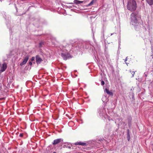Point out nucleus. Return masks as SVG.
I'll return each instance as SVG.
<instances>
[{
	"label": "nucleus",
	"instance_id": "1",
	"mask_svg": "<svg viewBox=\"0 0 153 153\" xmlns=\"http://www.w3.org/2000/svg\"><path fill=\"white\" fill-rule=\"evenodd\" d=\"M137 6L136 1L134 0H129L127 2V8L131 12L135 11Z\"/></svg>",
	"mask_w": 153,
	"mask_h": 153
},
{
	"label": "nucleus",
	"instance_id": "2",
	"mask_svg": "<svg viewBox=\"0 0 153 153\" xmlns=\"http://www.w3.org/2000/svg\"><path fill=\"white\" fill-rule=\"evenodd\" d=\"M131 22L132 23L136 24L137 22V20L136 18V14L134 12L131 15Z\"/></svg>",
	"mask_w": 153,
	"mask_h": 153
},
{
	"label": "nucleus",
	"instance_id": "3",
	"mask_svg": "<svg viewBox=\"0 0 153 153\" xmlns=\"http://www.w3.org/2000/svg\"><path fill=\"white\" fill-rule=\"evenodd\" d=\"M61 56L62 57L63 59L65 60H67L68 58L70 57V55L68 53H62L61 54Z\"/></svg>",
	"mask_w": 153,
	"mask_h": 153
},
{
	"label": "nucleus",
	"instance_id": "4",
	"mask_svg": "<svg viewBox=\"0 0 153 153\" xmlns=\"http://www.w3.org/2000/svg\"><path fill=\"white\" fill-rule=\"evenodd\" d=\"M29 58V56L28 55L26 56L23 59L22 62L20 64V65L21 66H22L23 65L26 64Z\"/></svg>",
	"mask_w": 153,
	"mask_h": 153
},
{
	"label": "nucleus",
	"instance_id": "5",
	"mask_svg": "<svg viewBox=\"0 0 153 153\" xmlns=\"http://www.w3.org/2000/svg\"><path fill=\"white\" fill-rule=\"evenodd\" d=\"M63 140L61 138L57 139L54 140L53 142L52 143V144L53 145H55L58 144V143L60 142H63Z\"/></svg>",
	"mask_w": 153,
	"mask_h": 153
},
{
	"label": "nucleus",
	"instance_id": "6",
	"mask_svg": "<svg viewBox=\"0 0 153 153\" xmlns=\"http://www.w3.org/2000/svg\"><path fill=\"white\" fill-rule=\"evenodd\" d=\"M7 68V65L5 63L2 64V67L1 68L0 71L1 72L4 71Z\"/></svg>",
	"mask_w": 153,
	"mask_h": 153
},
{
	"label": "nucleus",
	"instance_id": "7",
	"mask_svg": "<svg viewBox=\"0 0 153 153\" xmlns=\"http://www.w3.org/2000/svg\"><path fill=\"white\" fill-rule=\"evenodd\" d=\"M36 62L37 64H39L42 61L41 58L38 56H36Z\"/></svg>",
	"mask_w": 153,
	"mask_h": 153
},
{
	"label": "nucleus",
	"instance_id": "8",
	"mask_svg": "<svg viewBox=\"0 0 153 153\" xmlns=\"http://www.w3.org/2000/svg\"><path fill=\"white\" fill-rule=\"evenodd\" d=\"M76 145H80L82 146H86V143L84 142H77L75 143Z\"/></svg>",
	"mask_w": 153,
	"mask_h": 153
},
{
	"label": "nucleus",
	"instance_id": "9",
	"mask_svg": "<svg viewBox=\"0 0 153 153\" xmlns=\"http://www.w3.org/2000/svg\"><path fill=\"white\" fill-rule=\"evenodd\" d=\"M83 2V1H81L77 0H74V3L77 4L82 3Z\"/></svg>",
	"mask_w": 153,
	"mask_h": 153
},
{
	"label": "nucleus",
	"instance_id": "10",
	"mask_svg": "<svg viewBox=\"0 0 153 153\" xmlns=\"http://www.w3.org/2000/svg\"><path fill=\"white\" fill-rule=\"evenodd\" d=\"M105 91L108 94H109L110 95H112L113 93L112 92L110 91L107 88H105Z\"/></svg>",
	"mask_w": 153,
	"mask_h": 153
},
{
	"label": "nucleus",
	"instance_id": "11",
	"mask_svg": "<svg viewBox=\"0 0 153 153\" xmlns=\"http://www.w3.org/2000/svg\"><path fill=\"white\" fill-rule=\"evenodd\" d=\"M147 3L150 5L153 4V0H146Z\"/></svg>",
	"mask_w": 153,
	"mask_h": 153
},
{
	"label": "nucleus",
	"instance_id": "12",
	"mask_svg": "<svg viewBox=\"0 0 153 153\" xmlns=\"http://www.w3.org/2000/svg\"><path fill=\"white\" fill-rule=\"evenodd\" d=\"M96 0H92L91 2L87 5V7L92 5L95 2Z\"/></svg>",
	"mask_w": 153,
	"mask_h": 153
},
{
	"label": "nucleus",
	"instance_id": "13",
	"mask_svg": "<svg viewBox=\"0 0 153 153\" xmlns=\"http://www.w3.org/2000/svg\"><path fill=\"white\" fill-rule=\"evenodd\" d=\"M130 72L132 74V77H133L135 74V72L133 71H132L131 70H129Z\"/></svg>",
	"mask_w": 153,
	"mask_h": 153
},
{
	"label": "nucleus",
	"instance_id": "14",
	"mask_svg": "<svg viewBox=\"0 0 153 153\" xmlns=\"http://www.w3.org/2000/svg\"><path fill=\"white\" fill-rule=\"evenodd\" d=\"M43 44V43L42 42H40L39 43V47H41V46H42V45Z\"/></svg>",
	"mask_w": 153,
	"mask_h": 153
},
{
	"label": "nucleus",
	"instance_id": "15",
	"mask_svg": "<svg viewBox=\"0 0 153 153\" xmlns=\"http://www.w3.org/2000/svg\"><path fill=\"white\" fill-rule=\"evenodd\" d=\"M127 135L128 136L129 135V130L128 129L127 130Z\"/></svg>",
	"mask_w": 153,
	"mask_h": 153
},
{
	"label": "nucleus",
	"instance_id": "16",
	"mask_svg": "<svg viewBox=\"0 0 153 153\" xmlns=\"http://www.w3.org/2000/svg\"><path fill=\"white\" fill-rule=\"evenodd\" d=\"M104 84H105L104 82L103 81H102L101 82V85H104Z\"/></svg>",
	"mask_w": 153,
	"mask_h": 153
},
{
	"label": "nucleus",
	"instance_id": "17",
	"mask_svg": "<svg viewBox=\"0 0 153 153\" xmlns=\"http://www.w3.org/2000/svg\"><path fill=\"white\" fill-rule=\"evenodd\" d=\"M35 60V57H32L31 59V61H34Z\"/></svg>",
	"mask_w": 153,
	"mask_h": 153
},
{
	"label": "nucleus",
	"instance_id": "18",
	"mask_svg": "<svg viewBox=\"0 0 153 153\" xmlns=\"http://www.w3.org/2000/svg\"><path fill=\"white\" fill-rule=\"evenodd\" d=\"M23 133H20V134H19V136L20 137H22L23 136Z\"/></svg>",
	"mask_w": 153,
	"mask_h": 153
},
{
	"label": "nucleus",
	"instance_id": "19",
	"mask_svg": "<svg viewBox=\"0 0 153 153\" xmlns=\"http://www.w3.org/2000/svg\"><path fill=\"white\" fill-rule=\"evenodd\" d=\"M127 57H126V59L125 60V62H126V63L128 65L127 63L126 62L127 60Z\"/></svg>",
	"mask_w": 153,
	"mask_h": 153
},
{
	"label": "nucleus",
	"instance_id": "20",
	"mask_svg": "<svg viewBox=\"0 0 153 153\" xmlns=\"http://www.w3.org/2000/svg\"><path fill=\"white\" fill-rule=\"evenodd\" d=\"M127 137H128V141H129V139H130V135L129 134V136H127Z\"/></svg>",
	"mask_w": 153,
	"mask_h": 153
},
{
	"label": "nucleus",
	"instance_id": "21",
	"mask_svg": "<svg viewBox=\"0 0 153 153\" xmlns=\"http://www.w3.org/2000/svg\"><path fill=\"white\" fill-rule=\"evenodd\" d=\"M29 64L30 65H31L32 64V63L31 62H29Z\"/></svg>",
	"mask_w": 153,
	"mask_h": 153
},
{
	"label": "nucleus",
	"instance_id": "22",
	"mask_svg": "<svg viewBox=\"0 0 153 153\" xmlns=\"http://www.w3.org/2000/svg\"><path fill=\"white\" fill-rule=\"evenodd\" d=\"M53 153H56V152H53Z\"/></svg>",
	"mask_w": 153,
	"mask_h": 153
},
{
	"label": "nucleus",
	"instance_id": "23",
	"mask_svg": "<svg viewBox=\"0 0 153 153\" xmlns=\"http://www.w3.org/2000/svg\"><path fill=\"white\" fill-rule=\"evenodd\" d=\"M113 34V33H112V34H111V35H112V34Z\"/></svg>",
	"mask_w": 153,
	"mask_h": 153
},
{
	"label": "nucleus",
	"instance_id": "24",
	"mask_svg": "<svg viewBox=\"0 0 153 153\" xmlns=\"http://www.w3.org/2000/svg\"><path fill=\"white\" fill-rule=\"evenodd\" d=\"M71 148L70 147H69V146L68 147V148Z\"/></svg>",
	"mask_w": 153,
	"mask_h": 153
},
{
	"label": "nucleus",
	"instance_id": "25",
	"mask_svg": "<svg viewBox=\"0 0 153 153\" xmlns=\"http://www.w3.org/2000/svg\"><path fill=\"white\" fill-rule=\"evenodd\" d=\"M152 145H153V143L152 144Z\"/></svg>",
	"mask_w": 153,
	"mask_h": 153
}]
</instances>
